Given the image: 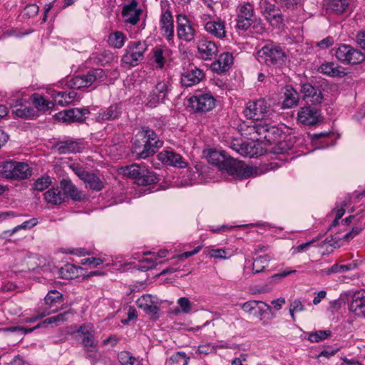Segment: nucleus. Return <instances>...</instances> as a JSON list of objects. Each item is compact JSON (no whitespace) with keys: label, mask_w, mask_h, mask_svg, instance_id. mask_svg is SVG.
<instances>
[{"label":"nucleus","mask_w":365,"mask_h":365,"mask_svg":"<svg viewBox=\"0 0 365 365\" xmlns=\"http://www.w3.org/2000/svg\"><path fill=\"white\" fill-rule=\"evenodd\" d=\"M237 29L247 31L254 23L255 11L253 6L249 3L240 4L237 8Z\"/></svg>","instance_id":"nucleus-11"},{"label":"nucleus","mask_w":365,"mask_h":365,"mask_svg":"<svg viewBox=\"0 0 365 365\" xmlns=\"http://www.w3.org/2000/svg\"><path fill=\"white\" fill-rule=\"evenodd\" d=\"M163 143L154 130L144 127L136 135L132 151L138 158L145 159L154 155Z\"/></svg>","instance_id":"nucleus-1"},{"label":"nucleus","mask_w":365,"mask_h":365,"mask_svg":"<svg viewBox=\"0 0 365 365\" xmlns=\"http://www.w3.org/2000/svg\"><path fill=\"white\" fill-rule=\"evenodd\" d=\"M12 113L16 117L24 119H31L38 116V113L31 106H26L21 100H17L15 104L11 105Z\"/></svg>","instance_id":"nucleus-23"},{"label":"nucleus","mask_w":365,"mask_h":365,"mask_svg":"<svg viewBox=\"0 0 365 365\" xmlns=\"http://www.w3.org/2000/svg\"><path fill=\"white\" fill-rule=\"evenodd\" d=\"M82 270L81 267H76L72 264H66L59 271L61 277L66 279H71L78 276V271Z\"/></svg>","instance_id":"nucleus-41"},{"label":"nucleus","mask_w":365,"mask_h":365,"mask_svg":"<svg viewBox=\"0 0 365 365\" xmlns=\"http://www.w3.org/2000/svg\"><path fill=\"white\" fill-rule=\"evenodd\" d=\"M106 76V72L102 68H93L86 74L71 78L68 81V86L73 90L88 88L96 82L103 81Z\"/></svg>","instance_id":"nucleus-7"},{"label":"nucleus","mask_w":365,"mask_h":365,"mask_svg":"<svg viewBox=\"0 0 365 365\" xmlns=\"http://www.w3.org/2000/svg\"><path fill=\"white\" fill-rule=\"evenodd\" d=\"M120 115V107L117 104H113L106 110L99 112L96 117V120L98 123L113 120L119 118Z\"/></svg>","instance_id":"nucleus-29"},{"label":"nucleus","mask_w":365,"mask_h":365,"mask_svg":"<svg viewBox=\"0 0 365 365\" xmlns=\"http://www.w3.org/2000/svg\"><path fill=\"white\" fill-rule=\"evenodd\" d=\"M178 304L183 313L187 314L191 311L192 304L187 297H180L178 300Z\"/></svg>","instance_id":"nucleus-59"},{"label":"nucleus","mask_w":365,"mask_h":365,"mask_svg":"<svg viewBox=\"0 0 365 365\" xmlns=\"http://www.w3.org/2000/svg\"><path fill=\"white\" fill-rule=\"evenodd\" d=\"M142 10L138 8V2L133 0L130 4L124 5L121 14L124 22L131 25H135L140 21Z\"/></svg>","instance_id":"nucleus-18"},{"label":"nucleus","mask_w":365,"mask_h":365,"mask_svg":"<svg viewBox=\"0 0 365 365\" xmlns=\"http://www.w3.org/2000/svg\"><path fill=\"white\" fill-rule=\"evenodd\" d=\"M230 168V175L247 178L256 173V169L252 166L246 165L244 163L235 159Z\"/></svg>","instance_id":"nucleus-27"},{"label":"nucleus","mask_w":365,"mask_h":365,"mask_svg":"<svg viewBox=\"0 0 365 365\" xmlns=\"http://www.w3.org/2000/svg\"><path fill=\"white\" fill-rule=\"evenodd\" d=\"M331 330H318L309 334L308 340L312 343H318L331 336Z\"/></svg>","instance_id":"nucleus-48"},{"label":"nucleus","mask_w":365,"mask_h":365,"mask_svg":"<svg viewBox=\"0 0 365 365\" xmlns=\"http://www.w3.org/2000/svg\"><path fill=\"white\" fill-rule=\"evenodd\" d=\"M334 43V39L332 36H327L322 40L316 42L315 46L321 49H326L331 46Z\"/></svg>","instance_id":"nucleus-61"},{"label":"nucleus","mask_w":365,"mask_h":365,"mask_svg":"<svg viewBox=\"0 0 365 365\" xmlns=\"http://www.w3.org/2000/svg\"><path fill=\"white\" fill-rule=\"evenodd\" d=\"M304 310V305L302 303L299 299L294 300L289 307V313L293 321H295V312H299Z\"/></svg>","instance_id":"nucleus-56"},{"label":"nucleus","mask_w":365,"mask_h":365,"mask_svg":"<svg viewBox=\"0 0 365 365\" xmlns=\"http://www.w3.org/2000/svg\"><path fill=\"white\" fill-rule=\"evenodd\" d=\"M200 57L204 60H211L216 57L218 48L216 43L207 38H202L197 43Z\"/></svg>","instance_id":"nucleus-19"},{"label":"nucleus","mask_w":365,"mask_h":365,"mask_svg":"<svg viewBox=\"0 0 365 365\" xmlns=\"http://www.w3.org/2000/svg\"><path fill=\"white\" fill-rule=\"evenodd\" d=\"M86 183V187L95 191H100L103 187V182L94 173L88 172L82 180Z\"/></svg>","instance_id":"nucleus-40"},{"label":"nucleus","mask_w":365,"mask_h":365,"mask_svg":"<svg viewBox=\"0 0 365 365\" xmlns=\"http://www.w3.org/2000/svg\"><path fill=\"white\" fill-rule=\"evenodd\" d=\"M61 187L63 190V195L69 196L74 201H80L82 199V193L72 183L70 180L63 179L61 182Z\"/></svg>","instance_id":"nucleus-34"},{"label":"nucleus","mask_w":365,"mask_h":365,"mask_svg":"<svg viewBox=\"0 0 365 365\" xmlns=\"http://www.w3.org/2000/svg\"><path fill=\"white\" fill-rule=\"evenodd\" d=\"M319 110L312 106H304L300 108L297 113V120L302 124L314 125L321 121Z\"/></svg>","instance_id":"nucleus-17"},{"label":"nucleus","mask_w":365,"mask_h":365,"mask_svg":"<svg viewBox=\"0 0 365 365\" xmlns=\"http://www.w3.org/2000/svg\"><path fill=\"white\" fill-rule=\"evenodd\" d=\"M189 101L190 107L196 113L207 112L215 106V99L209 93L193 96Z\"/></svg>","instance_id":"nucleus-12"},{"label":"nucleus","mask_w":365,"mask_h":365,"mask_svg":"<svg viewBox=\"0 0 365 365\" xmlns=\"http://www.w3.org/2000/svg\"><path fill=\"white\" fill-rule=\"evenodd\" d=\"M257 59L267 66H280L287 59V55L281 46L267 43L257 52Z\"/></svg>","instance_id":"nucleus-4"},{"label":"nucleus","mask_w":365,"mask_h":365,"mask_svg":"<svg viewBox=\"0 0 365 365\" xmlns=\"http://www.w3.org/2000/svg\"><path fill=\"white\" fill-rule=\"evenodd\" d=\"M348 6V0H329L327 4V9L340 14L346 10Z\"/></svg>","instance_id":"nucleus-44"},{"label":"nucleus","mask_w":365,"mask_h":365,"mask_svg":"<svg viewBox=\"0 0 365 365\" xmlns=\"http://www.w3.org/2000/svg\"><path fill=\"white\" fill-rule=\"evenodd\" d=\"M71 314L72 312L69 310L60 313L58 315L46 318L42 322L38 324L36 327L29 329L27 332H31L38 327L46 326V324H55L56 325H58L60 322H66L68 319V316Z\"/></svg>","instance_id":"nucleus-39"},{"label":"nucleus","mask_w":365,"mask_h":365,"mask_svg":"<svg viewBox=\"0 0 365 365\" xmlns=\"http://www.w3.org/2000/svg\"><path fill=\"white\" fill-rule=\"evenodd\" d=\"M53 148L61 155L78 153L81 150V144L75 140H65L57 142Z\"/></svg>","instance_id":"nucleus-28"},{"label":"nucleus","mask_w":365,"mask_h":365,"mask_svg":"<svg viewBox=\"0 0 365 365\" xmlns=\"http://www.w3.org/2000/svg\"><path fill=\"white\" fill-rule=\"evenodd\" d=\"M301 92L304 94V98H311L310 101L313 104H320L323 100V95L319 89L313 86L309 83L302 85Z\"/></svg>","instance_id":"nucleus-31"},{"label":"nucleus","mask_w":365,"mask_h":365,"mask_svg":"<svg viewBox=\"0 0 365 365\" xmlns=\"http://www.w3.org/2000/svg\"><path fill=\"white\" fill-rule=\"evenodd\" d=\"M172 51L169 48H155L153 51L154 62L157 68H163L167 61L170 58Z\"/></svg>","instance_id":"nucleus-36"},{"label":"nucleus","mask_w":365,"mask_h":365,"mask_svg":"<svg viewBox=\"0 0 365 365\" xmlns=\"http://www.w3.org/2000/svg\"><path fill=\"white\" fill-rule=\"evenodd\" d=\"M147 50V45L145 42H133L128 46V49L122 57L123 63L135 66L144 58V53Z\"/></svg>","instance_id":"nucleus-8"},{"label":"nucleus","mask_w":365,"mask_h":365,"mask_svg":"<svg viewBox=\"0 0 365 365\" xmlns=\"http://www.w3.org/2000/svg\"><path fill=\"white\" fill-rule=\"evenodd\" d=\"M77 97V93L75 91L66 92H57L54 95V101L55 102L61 106H66L71 103H72Z\"/></svg>","instance_id":"nucleus-37"},{"label":"nucleus","mask_w":365,"mask_h":365,"mask_svg":"<svg viewBox=\"0 0 365 365\" xmlns=\"http://www.w3.org/2000/svg\"><path fill=\"white\" fill-rule=\"evenodd\" d=\"M245 115L254 120H259L271 114L269 106L267 101L260 98L253 102L248 103L244 110Z\"/></svg>","instance_id":"nucleus-9"},{"label":"nucleus","mask_w":365,"mask_h":365,"mask_svg":"<svg viewBox=\"0 0 365 365\" xmlns=\"http://www.w3.org/2000/svg\"><path fill=\"white\" fill-rule=\"evenodd\" d=\"M103 262V259L96 257L84 258L81 261V264L83 265L93 264L94 266H98L101 264Z\"/></svg>","instance_id":"nucleus-62"},{"label":"nucleus","mask_w":365,"mask_h":365,"mask_svg":"<svg viewBox=\"0 0 365 365\" xmlns=\"http://www.w3.org/2000/svg\"><path fill=\"white\" fill-rule=\"evenodd\" d=\"M120 173L135 180L138 185L146 186L158 182L159 178L155 173L140 164H132L120 168Z\"/></svg>","instance_id":"nucleus-3"},{"label":"nucleus","mask_w":365,"mask_h":365,"mask_svg":"<svg viewBox=\"0 0 365 365\" xmlns=\"http://www.w3.org/2000/svg\"><path fill=\"white\" fill-rule=\"evenodd\" d=\"M77 333L81 338V342L84 347L98 344L94 339V330L90 324L81 325L77 330Z\"/></svg>","instance_id":"nucleus-32"},{"label":"nucleus","mask_w":365,"mask_h":365,"mask_svg":"<svg viewBox=\"0 0 365 365\" xmlns=\"http://www.w3.org/2000/svg\"><path fill=\"white\" fill-rule=\"evenodd\" d=\"M152 302L153 300L151 295L144 294L136 301V304L139 308L143 310Z\"/></svg>","instance_id":"nucleus-60"},{"label":"nucleus","mask_w":365,"mask_h":365,"mask_svg":"<svg viewBox=\"0 0 365 365\" xmlns=\"http://www.w3.org/2000/svg\"><path fill=\"white\" fill-rule=\"evenodd\" d=\"M263 16L273 27H279L283 23V16L279 8Z\"/></svg>","instance_id":"nucleus-46"},{"label":"nucleus","mask_w":365,"mask_h":365,"mask_svg":"<svg viewBox=\"0 0 365 365\" xmlns=\"http://www.w3.org/2000/svg\"><path fill=\"white\" fill-rule=\"evenodd\" d=\"M45 200L51 205H60L65 201L64 195L58 188H51L44 193Z\"/></svg>","instance_id":"nucleus-38"},{"label":"nucleus","mask_w":365,"mask_h":365,"mask_svg":"<svg viewBox=\"0 0 365 365\" xmlns=\"http://www.w3.org/2000/svg\"><path fill=\"white\" fill-rule=\"evenodd\" d=\"M86 358L92 362H97L101 357V353L98 350V344L91 345V346L84 347Z\"/></svg>","instance_id":"nucleus-53"},{"label":"nucleus","mask_w":365,"mask_h":365,"mask_svg":"<svg viewBox=\"0 0 365 365\" xmlns=\"http://www.w3.org/2000/svg\"><path fill=\"white\" fill-rule=\"evenodd\" d=\"M356 42L363 49H365V31L359 32L356 36Z\"/></svg>","instance_id":"nucleus-64"},{"label":"nucleus","mask_w":365,"mask_h":365,"mask_svg":"<svg viewBox=\"0 0 365 365\" xmlns=\"http://www.w3.org/2000/svg\"><path fill=\"white\" fill-rule=\"evenodd\" d=\"M0 171L2 176L11 180H25L32 175V170L27 163L13 160L2 163Z\"/></svg>","instance_id":"nucleus-5"},{"label":"nucleus","mask_w":365,"mask_h":365,"mask_svg":"<svg viewBox=\"0 0 365 365\" xmlns=\"http://www.w3.org/2000/svg\"><path fill=\"white\" fill-rule=\"evenodd\" d=\"M110 59V53L107 51L94 53L91 56V60L96 64L104 65L107 63Z\"/></svg>","instance_id":"nucleus-52"},{"label":"nucleus","mask_w":365,"mask_h":365,"mask_svg":"<svg viewBox=\"0 0 365 365\" xmlns=\"http://www.w3.org/2000/svg\"><path fill=\"white\" fill-rule=\"evenodd\" d=\"M38 223V220L36 218H31L29 220L24 222L22 224L15 227L11 230H8L6 233H9V235H14L16 232H17L20 229H31Z\"/></svg>","instance_id":"nucleus-55"},{"label":"nucleus","mask_w":365,"mask_h":365,"mask_svg":"<svg viewBox=\"0 0 365 365\" xmlns=\"http://www.w3.org/2000/svg\"><path fill=\"white\" fill-rule=\"evenodd\" d=\"M349 310L355 316L365 319V290L356 291L351 294Z\"/></svg>","instance_id":"nucleus-16"},{"label":"nucleus","mask_w":365,"mask_h":365,"mask_svg":"<svg viewBox=\"0 0 365 365\" xmlns=\"http://www.w3.org/2000/svg\"><path fill=\"white\" fill-rule=\"evenodd\" d=\"M207 158L210 163L216 165L220 170L226 171L230 175V168L235 161L233 158L227 156L223 150H211Z\"/></svg>","instance_id":"nucleus-15"},{"label":"nucleus","mask_w":365,"mask_h":365,"mask_svg":"<svg viewBox=\"0 0 365 365\" xmlns=\"http://www.w3.org/2000/svg\"><path fill=\"white\" fill-rule=\"evenodd\" d=\"M233 63V57L230 53H223L220 55L217 60L212 62L211 69L217 73H222L228 71Z\"/></svg>","instance_id":"nucleus-26"},{"label":"nucleus","mask_w":365,"mask_h":365,"mask_svg":"<svg viewBox=\"0 0 365 365\" xmlns=\"http://www.w3.org/2000/svg\"><path fill=\"white\" fill-rule=\"evenodd\" d=\"M39 8L36 4H29L25 7L26 14L30 17L36 16Z\"/></svg>","instance_id":"nucleus-63"},{"label":"nucleus","mask_w":365,"mask_h":365,"mask_svg":"<svg viewBox=\"0 0 365 365\" xmlns=\"http://www.w3.org/2000/svg\"><path fill=\"white\" fill-rule=\"evenodd\" d=\"M362 230H363V228L355 226L352 228V230L351 231L346 233L342 237L335 236L334 238L333 237H331V240H329V237H327L326 239V241L327 242L330 243V245L331 246H335V245H337L338 241L340 240H345L349 241V240L353 239L356 235H358L362 231Z\"/></svg>","instance_id":"nucleus-43"},{"label":"nucleus","mask_w":365,"mask_h":365,"mask_svg":"<svg viewBox=\"0 0 365 365\" xmlns=\"http://www.w3.org/2000/svg\"><path fill=\"white\" fill-rule=\"evenodd\" d=\"M63 294L57 290L49 291L44 298L46 304L48 306V310L44 311L41 314V317H43L56 312L58 309H52V307L56 304L61 302L63 301Z\"/></svg>","instance_id":"nucleus-30"},{"label":"nucleus","mask_w":365,"mask_h":365,"mask_svg":"<svg viewBox=\"0 0 365 365\" xmlns=\"http://www.w3.org/2000/svg\"><path fill=\"white\" fill-rule=\"evenodd\" d=\"M259 304L264 305L267 309H271V307L267 303L257 300L247 301L242 304L241 308L245 312L254 315L255 312H256L257 308H258V305Z\"/></svg>","instance_id":"nucleus-49"},{"label":"nucleus","mask_w":365,"mask_h":365,"mask_svg":"<svg viewBox=\"0 0 365 365\" xmlns=\"http://www.w3.org/2000/svg\"><path fill=\"white\" fill-rule=\"evenodd\" d=\"M250 139L259 142H267L268 144L277 143L282 135V130L275 125L264 123H254L247 126Z\"/></svg>","instance_id":"nucleus-2"},{"label":"nucleus","mask_w":365,"mask_h":365,"mask_svg":"<svg viewBox=\"0 0 365 365\" xmlns=\"http://www.w3.org/2000/svg\"><path fill=\"white\" fill-rule=\"evenodd\" d=\"M32 98L33 103L38 110L46 111L51 108L50 105H52L51 102L46 100L44 97L37 94L33 95Z\"/></svg>","instance_id":"nucleus-50"},{"label":"nucleus","mask_w":365,"mask_h":365,"mask_svg":"<svg viewBox=\"0 0 365 365\" xmlns=\"http://www.w3.org/2000/svg\"><path fill=\"white\" fill-rule=\"evenodd\" d=\"M203 78L202 71L195 67L182 73L180 82L183 86L190 87L199 83Z\"/></svg>","instance_id":"nucleus-24"},{"label":"nucleus","mask_w":365,"mask_h":365,"mask_svg":"<svg viewBox=\"0 0 365 365\" xmlns=\"http://www.w3.org/2000/svg\"><path fill=\"white\" fill-rule=\"evenodd\" d=\"M158 160L161 162L178 168H185L187 163L183 158L173 150H163L158 153Z\"/></svg>","instance_id":"nucleus-21"},{"label":"nucleus","mask_w":365,"mask_h":365,"mask_svg":"<svg viewBox=\"0 0 365 365\" xmlns=\"http://www.w3.org/2000/svg\"><path fill=\"white\" fill-rule=\"evenodd\" d=\"M168 92V82L165 81L158 82L148 97L147 105L150 108H155L160 103H164Z\"/></svg>","instance_id":"nucleus-13"},{"label":"nucleus","mask_w":365,"mask_h":365,"mask_svg":"<svg viewBox=\"0 0 365 365\" xmlns=\"http://www.w3.org/2000/svg\"><path fill=\"white\" fill-rule=\"evenodd\" d=\"M125 40V34L122 31H118L109 34L108 43L115 48H120L124 46Z\"/></svg>","instance_id":"nucleus-42"},{"label":"nucleus","mask_w":365,"mask_h":365,"mask_svg":"<svg viewBox=\"0 0 365 365\" xmlns=\"http://www.w3.org/2000/svg\"><path fill=\"white\" fill-rule=\"evenodd\" d=\"M231 148L242 156H252L253 155L251 153V150H250L251 148L249 145L244 143H240L238 140L232 143Z\"/></svg>","instance_id":"nucleus-51"},{"label":"nucleus","mask_w":365,"mask_h":365,"mask_svg":"<svg viewBox=\"0 0 365 365\" xmlns=\"http://www.w3.org/2000/svg\"><path fill=\"white\" fill-rule=\"evenodd\" d=\"M260 11L262 15L278 9L274 4L270 3L268 0H261L259 3Z\"/></svg>","instance_id":"nucleus-58"},{"label":"nucleus","mask_w":365,"mask_h":365,"mask_svg":"<svg viewBox=\"0 0 365 365\" xmlns=\"http://www.w3.org/2000/svg\"><path fill=\"white\" fill-rule=\"evenodd\" d=\"M118 359L121 365H141L140 361L130 352L123 351L118 353Z\"/></svg>","instance_id":"nucleus-47"},{"label":"nucleus","mask_w":365,"mask_h":365,"mask_svg":"<svg viewBox=\"0 0 365 365\" xmlns=\"http://www.w3.org/2000/svg\"><path fill=\"white\" fill-rule=\"evenodd\" d=\"M87 108H72L63 112L59 113L61 120L64 122H83L86 119V115L89 114Z\"/></svg>","instance_id":"nucleus-25"},{"label":"nucleus","mask_w":365,"mask_h":365,"mask_svg":"<svg viewBox=\"0 0 365 365\" xmlns=\"http://www.w3.org/2000/svg\"><path fill=\"white\" fill-rule=\"evenodd\" d=\"M177 35L180 40L185 42H191L195 40L196 30L190 20L185 14L176 16Z\"/></svg>","instance_id":"nucleus-10"},{"label":"nucleus","mask_w":365,"mask_h":365,"mask_svg":"<svg viewBox=\"0 0 365 365\" xmlns=\"http://www.w3.org/2000/svg\"><path fill=\"white\" fill-rule=\"evenodd\" d=\"M350 265L349 264H345V265H339L337 264H335L332 265L329 269L325 270V273L327 274H330L331 273H342L345 272L350 269Z\"/></svg>","instance_id":"nucleus-57"},{"label":"nucleus","mask_w":365,"mask_h":365,"mask_svg":"<svg viewBox=\"0 0 365 365\" xmlns=\"http://www.w3.org/2000/svg\"><path fill=\"white\" fill-rule=\"evenodd\" d=\"M333 55L336 59L344 64H359L365 61V55L354 46L340 43L332 48Z\"/></svg>","instance_id":"nucleus-6"},{"label":"nucleus","mask_w":365,"mask_h":365,"mask_svg":"<svg viewBox=\"0 0 365 365\" xmlns=\"http://www.w3.org/2000/svg\"><path fill=\"white\" fill-rule=\"evenodd\" d=\"M318 71L332 78H343L346 76L345 68L334 62H325L318 68Z\"/></svg>","instance_id":"nucleus-22"},{"label":"nucleus","mask_w":365,"mask_h":365,"mask_svg":"<svg viewBox=\"0 0 365 365\" xmlns=\"http://www.w3.org/2000/svg\"><path fill=\"white\" fill-rule=\"evenodd\" d=\"M205 29L207 32L217 38H222L225 36V27L224 22L221 21H210L205 24Z\"/></svg>","instance_id":"nucleus-35"},{"label":"nucleus","mask_w":365,"mask_h":365,"mask_svg":"<svg viewBox=\"0 0 365 365\" xmlns=\"http://www.w3.org/2000/svg\"><path fill=\"white\" fill-rule=\"evenodd\" d=\"M207 158L210 163L216 165L220 170L226 171L230 175V168L235 161L233 158L227 156L223 150H211Z\"/></svg>","instance_id":"nucleus-14"},{"label":"nucleus","mask_w":365,"mask_h":365,"mask_svg":"<svg viewBox=\"0 0 365 365\" xmlns=\"http://www.w3.org/2000/svg\"><path fill=\"white\" fill-rule=\"evenodd\" d=\"M51 183V180L48 176H43L37 179L33 183L32 187L34 190H36L38 191H43L46 188H47Z\"/></svg>","instance_id":"nucleus-54"},{"label":"nucleus","mask_w":365,"mask_h":365,"mask_svg":"<svg viewBox=\"0 0 365 365\" xmlns=\"http://www.w3.org/2000/svg\"><path fill=\"white\" fill-rule=\"evenodd\" d=\"M160 26L163 36L168 41L173 40L174 38V20L170 11L166 10L162 12Z\"/></svg>","instance_id":"nucleus-20"},{"label":"nucleus","mask_w":365,"mask_h":365,"mask_svg":"<svg viewBox=\"0 0 365 365\" xmlns=\"http://www.w3.org/2000/svg\"><path fill=\"white\" fill-rule=\"evenodd\" d=\"M270 257L268 255L259 256L255 258L252 264V272L257 274L262 272L268 266Z\"/></svg>","instance_id":"nucleus-45"},{"label":"nucleus","mask_w":365,"mask_h":365,"mask_svg":"<svg viewBox=\"0 0 365 365\" xmlns=\"http://www.w3.org/2000/svg\"><path fill=\"white\" fill-rule=\"evenodd\" d=\"M284 96V98L282 103V107L284 108H291L298 104L299 95L292 86H285Z\"/></svg>","instance_id":"nucleus-33"}]
</instances>
